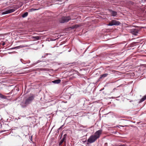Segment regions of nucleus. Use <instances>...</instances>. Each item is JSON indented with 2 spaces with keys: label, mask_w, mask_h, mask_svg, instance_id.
Instances as JSON below:
<instances>
[{
  "label": "nucleus",
  "mask_w": 146,
  "mask_h": 146,
  "mask_svg": "<svg viewBox=\"0 0 146 146\" xmlns=\"http://www.w3.org/2000/svg\"><path fill=\"white\" fill-rule=\"evenodd\" d=\"M102 130L100 129L97 131L94 135H92L89 137L87 140V144L95 142L97 139L99 138L102 134Z\"/></svg>",
  "instance_id": "f257e3e1"
},
{
  "label": "nucleus",
  "mask_w": 146,
  "mask_h": 146,
  "mask_svg": "<svg viewBox=\"0 0 146 146\" xmlns=\"http://www.w3.org/2000/svg\"><path fill=\"white\" fill-rule=\"evenodd\" d=\"M34 96L32 95L26 99L25 102H22L21 105L23 108L26 107L28 104L31 103L34 99Z\"/></svg>",
  "instance_id": "f03ea898"
},
{
  "label": "nucleus",
  "mask_w": 146,
  "mask_h": 146,
  "mask_svg": "<svg viewBox=\"0 0 146 146\" xmlns=\"http://www.w3.org/2000/svg\"><path fill=\"white\" fill-rule=\"evenodd\" d=\"M71 19L69 16H64L62 17L59 20V22L61 23H64L67 22L71 20Z\"/></svg>",
  "instance_id": "7ed1b4c3"
},
{
  "label": "nucleus",
  "mask_w": 146,
  "mask_h": 146,
  "mask_svg": "<svg viewBox=\"0 0 146 146\" xmlns=\"http://www.w3.org/2000/svg\"><path fill=\"white\" fill-rule=\"evenodd\" d=\"M121 24V23L119 21L115 20H112L110 22L108 25V26L119 25Z\"/></svg>",
  "instance_id": "20e7f679"
},
{
  "label": "nucleus",
  "mask_w": 146,
  "mask_h": 146,
  "mask_svg": "<svg viewBox=\"0 0 146 146\" xmlns=\"http://www.w3.org/2000/svg\"><path fill=\"white\" fill-rule=\"evenodd\" d=\"M16 9L15 8H12L8 10H6L2 12L1 14L2 15H5L10 13L14 12L15 10H16Z\"/></svg>",
  "instance_id": "39448f33"
},
{
  "label": "nucleus",
  "mask_w": 146,
  "mask_h": 146,
  "mask_svg": "<svg viewBox=\"0 0 146 146\" xmlns=\"http://www.w3.org/2000/svg\"><path fill=\"white\" fill-rule=\"evenodd\" d=\"M139 30L137 29H133L130 30L131 33L134 35H137L138 33Z\"/></svg>",
  "instance_id": "423d86ee"
},
{
  "label": "nucleus",
  "mask_w": 146,
  "mask_h": 146,
  "mask_svg": "<svg viewBox=\"0 0 146 146\" xmlns=\"http://www.w3.org/2000/svg\"><path fill=\"white\" fill-rule=\"evenodd\" d=\"M108 75V73H106L100 75V77L99 79V80H100L101 79H103L107 77Z\"/></svg>",
  "instance_id": "0eeeda50"
},
{
  "label": "nucleus",
  "mask_w": 146,
  "mask_h": 146,
  "mask_svg": "<svg viewBox=\"0 0 146 146\" xmlns=\"http://www.w3.org/2000/svg\"><path fill=\"white\" fill-rule=\"evenodd\" d=\"M61 82V80L60 79H57L52 81V82L54 84H58L60 83Z\"/></svg>",
  "instance_id": "6e6552de"
},
{
  "label": "nucleus",
  "mask_w": 146,
  "mask_h": 146,
  "mask_svg": "<svg viewBox=\"0 0 146 146\" xmlns=\"http://www.w3.org/2000/svg\"><path fill=\"white\" fill-rule=\"evenodd\" d=\"M34 39V40H38L40 39L41 37L39 36H33L32 37Z\"/></svg>",
  "instance_id": "1a4fd4ad"
},
{
  "label": "nucleus",
  "mask_w": 146,
  "mask_h": 146,
  "mask_svg": "<svg viewBox=\"0 0 146 146\" xmlns=\"http://www.w3.org/2000/svg\"><path fill=\"white\" fill-rule=\"evenodd\" d=\"M25 47V46L23 45H20L19 46H16L15 47L9 49H18L20 48H23Z\"/></svg>",
  "instance_id": "9d476101"
},
{
  "label": "nucleus",
  "mask_w": 146,
  "mask_h": 146,
  "mask_svg": "<svg viewBox=\"0 0 146 146\" xmlns=\"http://www.w3.org/2000/svg\"><path fill=\"white\" fill-rule=\"evenodd\" d=\"M146 99V95L144 96L141 99L139 102V103H140L144 101Z\"/></svg>",
  "instance_id": "9b49d317"
},
{
  "label": "nucleus",
  "mask_w": 146,
  "mask_h": 146,
  "mask_svg": "<svg viewBox=\"0 0 146 146\" xmlns=\"http://www.w3.org/2000/svg\"><path fill=\"white\" fill-rule=\"evenodd\" d=\"M146 99V95L144 96L141 99L139 102V103H140L144 101Z\"/></svg>",
  "instance_id": "f8f14e48"
},
{
  "label": "nucleus",
  "mask_w": 146,
  "mask_h": 146,
  "mask_svg": "<svg viewBox=\"0 0 146 146\" xmlns=\"http://www.w3.org/2000/svg\"><path fill=\"white\" fill-rule=\"evenodd\" d=\"M111 14L113 16H115L117 15V12L113 11H111Z\"/></svg>",
  "instance_id": "ddd939ff"
},
{
  "label": "nucleus",
  "mask_w": 146,
  "mask_h": 146,
  "mask_svg": "<svg viewBox=\"0 0 146 146\" xmlns=\"http://www.w3.org/2000/svg\"><path fill=\"white\" fill-rule=\"evenodd\" d=\"M0 98L2 99H6L7 97L0 93Z\"/></svg>",
  "instance_id": "4468645a"
},
{
  "label": "nucleus",
  "mask_w": 146,
  "mask_h": 146,
  "mask_svg": "<svg viewBox=\"0 0 146 146\" xmlns=\"http://www.w3.org/2000/svg\"><path fill=\"white\" fill-rule=\"evenodd\" d=\"M28 15V13L26 12L22 15V17L23 18H25Z\"/></svg>",
  "instance_id": "2eb2a0df"
},
{
  "label": "nucleus",
  "mask_w": 146,
  "mask_h": 146,
  "mask_svg": "<svg viewBox=\"0 0 146 146\" xmlns=\"http://www.w3.org/2000/svg\"><path fill=\"white\" fill-rule=\"evenodd\" d=\"M66 136H67V135L66 134H65L64 135L63 138L62 139V141H65V140H66Z\"/></svg>",
  "instance_id": "dca6fc26"
},
{
  "label": "nucleus",
  "mask_w": 146,
  "mask_h": 146,
  "mask_svg": "<svg viewBox=\"0 0 146 146\" xmlns=\"http://www.w3.org/2000/svg\"><path fill=\"white\" fill-rule=\"evenodd\" d=\"M39 9H34V8H32L30 9V12H32L34 11H35L36 10H37Z\"/></svg>",
  "instance_id": "f3484780"
},
{
  "label": "nucleus",
  "mask_w": 146,
  "mask_h": 146,
  "mask_svg": "<svg viewBox=\"0 0 146 146\" xmlns=\"http://www.w3.org/2000/svg\"><path fill=\"white\" fill-rule=\"evenodd\" d=\"M64 142V141H62V140H61L59 143V146H61V145H62V144L63 142Z\"/></svg>",
  "instance_id": "a211bd4d"
},
{
  "label": "nucleus",
  "mask_w": 146,
  "mask_h": 146,
  "mask_svg": "<svg viewBox=\"0 0 146 146\" xmlns=\"http://www.w3.org/2000/svg\"><path fill=\"white\" fill-rule=\"evenodd\" d=\"M48 53H46V54H44V56H42V58H45L46 57V55H48Z\"/></svg>",
  "instance_id": "6ab92c4d"
},
{
  "label": "nucleus",
  "mask_w": 146,
  "mask_h": 146,
  "mask_svg": "<svg viewBox=\"0 0 146 146\" xmlns=\"http://www.w3.org/2000/svg\"><path fill=\"white\" fill-rule=\"evenodd\" d=\"M40 70L46 71L47 70H46V69L45 68H42L40 69Z\"/></svg>",
  "instance_id": "aec40b11"
},
{
  "label": "nucleus",
  "mask_w": 146,
  "mask_h": 146,
  "mask_svg": "<svg viewBox=\"0 0 146 146\" xmlns=\"http://www.w3.org/2000/svg\"><path fill=\"white\" fill-rule=\"evenodd\" d=\"M74 26L75 28H77L79 26L78 25H74Z\"/></svg>",
  "instance_id": "412c9836"
},
{
  "label": "nucleus",
  "mask_w": 146,
  "mask_h": 146,
  "mask_svg": "<svg viewBox=\"0 0 146 146\" xmlns=\"http://www.w3.org/2000/svg\"><path fill=\"white\" fill-rule=\"evenodd\" d=\"M71 28L72 29H75V27H74V26H72V27H71Z\"/></svg>",
  "instance_id": "4be33fe9"
},
{
  "label": "nucleus",
  "mask_w": 146,
  "mask_h": 146,
  "mask_svg": "<svg viewBox=\"0 0 146 146\" xmlns=\"http://www.w3.org/2000/svg\"><path fill=\"white\" fill-rule=\"evenodd\" d=\"M108 144L107 143H105V146H107Z\"/></svg>",
  "instance_id": "5701e85b"
},
{
  "label": "nucleus",
  "mask_w": 146,
  "mask_h": 146,
  "mask_svg": "<svg viewBox=\"0 0 146 146\" xmlns=\"http://www.w3.org/2000/svg\"><path fill=\"white\" fill-rule=\"evenodd\" d=\"M40 61L39 60H38V61H37V62H36V63H38V62H40Z\"/></svg>",
  "instance_id": "b1692460"
},
{
  "label": "nucleus",
  "mask_w": 146,
  "mask_h": 146,
  "mask_svg": "<svg viewBox=\"0 0 146 146\" xmlns=\"http://www.w3.org/2000/svg\"><path fill=\"white\" fill-rule=\"evenodd\" d=\"M130 3L131 4H132V3H133V2H131Z\"/></svg>",
  "instance_id": "393cba45"
},
{
  "label": "nucleus",
  "mask_w": 146,
  "mask_h": 146,
  "mask_svg": "<svg viewBox=\"0 0 146 146\" xmlns=\"http://www.w3.org/2000/svg\"><path fill=\"white\" fill-rule=\"evenodd\" d=\"M63 126V125L60 128H59V129L62 128V127Z\"/></svg>",
  "instance_id": "a878e982"
},
{
  "label": "nucleus",
  "mask_w": 146,
  "mask_h": 146,
  "mask_svg": "<svg viewBox=\"0 0 146 146\" xmlns=\"http://www.w3.org/2000/svg\"><path fill=\"white\" fill-rule=\"evenodd\" d=\"M22 60H23V59H21V62H22Z\"/></svg>",
  "instance_id": "bb28decb"
},
{
  "label": "nucleus",
  "mask_w": 146,
  "mask_h": 146,
  "mask_svg": "<svg viewBox=\"0 0 146 146\" xmlns=\"http://www.w3.org/2000/svg\"><path fill=\"white\" fill-rule=\"evenodd\" d=\"M5 44L4 43H3V45Z\"/></svg>",
  "instance_id": "cd10ccee"
},
{
  "label": "nucleus",
  "mask_w": 146,
  "mask_h": 146,
  "mask_svg": "<svg viewBox=\"0 0 146 146\" xmlns=\"http://www.w3.org/2000/svg\"><path fill=\"white\" fill-rule=\"evenodd\" d=\"M63 146H66V145H65V144L64 145H63Z\"/></svg>",
  "instance_id": "c85d7f7f"
},
{
  "label": "nucleus",
  "mask_w": 146,
  "mask_h": 146,
  "mask_svg": "<svg viewBox=\"0 0 146 146\" xmlns=\"http://www.w3.org/2000/svg\"><path fill=\"white\" fill-rule=\"evenodd\" d=\"M115 89H115V88H114V89H113V90H115Z\"/></svg>",
  "instance_id": "c756f323"
},
{
  "label": "nucleus",
  "mask_w": 146,
  "mask_h": 146,
  "mask_svg": "<svg viewBox=\"0 0 146 146\" xmlns=\"http://www.w3.org/2000/svg\"><path fill=\"white\" fill-rule=\"evenodd\" d=\"M132 100H131V101H130V102H132Z\"/></svg>",
  "instance_id": "7c9ffc66"
},
{
  "label": "nucleus",
  "mask_w": 146,
  "mask_h": 146,
  "mask_svg": "<svg viewBox=\"0 0 146 146\" xmlns=\"http://www.w3.org/2000/svg\"><path fill=\"white\" fill-rule=\"evenodd\" d=\"M132 100H131V101H130V102H132Z\"/></svg>",
  "instance_id": "2f4dec72"
},
{
  "label": "nucleus",
  "mask_w": 146,
  "mask_h": 146,
  "mask_svg": "<svg viewBox=\"0 0 146 146\" xmlns=\"http://www.w3.org/2000/svg\"><path fill=\"white\" fill-rule=\"evenodd\" d=\"M132 100H131V101H130V102H132Z\"/></svg>",
  "instance_id": "473e14b6"
}]
</instances>
